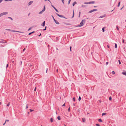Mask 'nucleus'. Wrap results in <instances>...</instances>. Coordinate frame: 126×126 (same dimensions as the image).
Segmentation results:
<instances>
[{"label":"nucleus","instance_id":"f257e3e1","mask_svg":"<svg viewBox=\"0 0 126 126\" xmlns=\"http://www.w3.org/2000/svg\"><path fill=\"white\" fill-rule=\"evenodd\" d=\"M86 21L85 19H82L81 22L80 23V25L79 26H83L84 24V22H85Z\"/></svg>","mask_w":126,"mask_h":126},{"label":"nucleus","instance_id":"f03ea898","mask_svg":"<svg viewBox=\"0 0 126 126\" xmlns=\"http://www.w3.org/2000/svg\"><path fill=\"white\" fill-rule=\"evenodd\" d=\"M56 15L58 16H59V17H63V18H66L65 17H64L63 15H60L59 14L57 13H56Z\"/></svg>","mask_w":126,"mask_h":126},{"label":"nucleus","instance_id":"7ed1b4c3","mask_svg":"<svg viewBox=\"0 0 126 126\" xmlns=\"http://www.w3.org/2000/svg\"><path fill=\"white\" fill-rule=\"evenodd\" d=\"M97 11V9H93L92 10H91L90 11H89V12L88 13H91L94 11Z\"/></svg>","mask_w":126,"mask_h":126},{"label":"nucleus","instance_id":"20e7f679","mask_svg":"<svg viewBox=\"0 0 126 126\" xmlns=\"http://www.w3.org/2000/svg\"><path fill=\"white\" fill-rule=\"evenodd\" d=\"M51 6L54 9V10L56 11L57 12H59V11L58 10L55 8V7H54L53 5L52 4L51 5Z\"/></svg>","mask_w":126,"mask_h":126},{"label":"nucleus","instance_id":"39448f33","mask_svg":"<svg viewBox=\"0 0 126 126\" xmlns=\"http://www.w3.org/2000/svg\"><path fill=\"white\" fill-rule=\"evenodd\" d=\"M45 21H44L43 23L41 24V26L43 27L45 26Z\"/></svg>","mask_w":126,"mask_h":126},{"label":"nucleus","instance_id":"423d86ee","mask_svg":"<svg viewBox=\"0 0 126 126\" xmlns=\"http://www.w3.org/2000/svg\"><path fill=\"white\" fill-rule=\"evenodd\" d=\"M33 2V1H30L28 4V5L29 6L31 5Z\"/></svg>","mask_w":126,"mask_h":126},{"label":"nucleus","instance_id":"0eeeda50","mask_svg":"<svg viewBox=\"0 0 126 126\" xmlns=\"http://www.w3.org/2000/svg\"><path fill=\"white\" fill-rule=\"evenodd\" d=\"M95 2L94 1H90L89 2V4H94V3Z\"/></svg>","mask_w":126,"mask_h":126},{"label":"nucleus","instance_id":"6e6552de","mask_svg":"<svg viewBox=\"0 0 126 126\" xmlns=\"http://www.w3.org/2000/svg\"><path fill=\"white\" fill-rule=\"evenodd\" d=\"M2 14H3V15H6L8 14V13L7 12H4L2 13Z\"/></svg>","mask_w":126,"mask_h":126},{"label":"nucleus","instance_id":"1a4fd4ad","mask_svg":"<svg viewBox=\"0 0 126 126\" xmlns=\"http://www.w3.org/2000/svg\"><path fill=\"white\" fill-rule=\"evenodd\" d=\"M5 41L4 42H3V41H0V43H2V44H3V43H7V42L5 40Z\"/></svg>","mask_w":126,"mask_h":126},{"label":"nucleus","instance_id":"9d476101","mask_svg":"<svg viewBox=\"0 0 126 126\" xmlns=\"http://www.w3.org/2000/svg\"><path fill=\"white\" fill-rule=\"evenodd\" d=\"M122 74L125 76H126V71H125L122 73Z\"/></svg>","mask_w":126,"mask_h":126},{"label":"nucleus","instance_id":"9b49d317","mask_svg":"<svg viewBox=\"0 0 126 126\" xmlns=\"http://www.w3.org/2000/svg\"><path fill=\"white\" fill-rule=\"evenodd\" d=\"M34 32H35V31H33L32 32H31L29 33L28 35H30L31 34H32L34 33Z\"/></svg>","mask_w":126,"mask_h":126},{"label":"nucleus","instance_id":"f8f14e48","mask_svg":"<svg viewBox=\"0 0 126 126\" xmlns=\"http://www.w3.org/2000/svg\"><path fill=\"white\" fill-rule=\"evenodd\" d=\"M82 121L83 122H85V118H82Z\"/></svg>","mask_w":126,"mask_h":126},{"label":"nucleus","instance_id":"ddd939ff","mask_svg":"<svg viewBox=\"0 0 126 126\" xmlns=\"http://www.w3.org/2000/svg\"><path fill=\"white\" fill-rule=\"evenodd\" d=\"M77 4V2L76 1H74L73 3V6H74L75 4Z\"/></svg>","mask_w":126,"mask_h":126},{"label":"nucleus","instance_id":"4468645a","mask_svg":"<svg viewBox=\"0 0 126 126\" xmlns=\"http://www.w3.org/2000/svg\"><path fill=\"white\" fill-rule=\"evenodd\" d=\"M106 15V14H105L104 15H103V16H100L99 17V18H102L104 17H105V16Z\"/></svg>","mask_w":126,"mask_h":126},{"label":"nucleus","instance_id":"2eb2a0df","mask_svg":"<svg viewBox=\"0 0 126 126\" xmlns=\"http://www.w3.org/2000/svg\"><path fill=\"white\" fill-rule=\"evenodd\" d=\"M55 23L57 24H58V25H59V24H59V23L58 21H57L56 20L55 21Z\"/></svg>","mask_w":126,"mask_h":126},{"label":"nucleus","instance_id":"dca6fc26","mask_svg":"<svg viewBox=\"0 0 126 126\" xmlns=\"http://www.w3.org/2000/svg\"><path fill=\"white\" fill-rule=\"evenodd\" d=\"M98 121L99 122H102V121L101 119H99Z\"/></svg>","mask_w":126,"mask_h":126},{"label":"nucleus","instance_id":"f3484780","mask_svg":"<svg viewBox=\"0 0 126 126\" xmlns=\"http://www.w3.org/2000/svg\"><path fill=\"white\" fill-rule=\"evenodd\" d=\"M45 9H46V8H45V5L44 6V7L43 9V10H43V11L44 12L45 11Z\"/></svg>","mask_w":126,"mask_h":126},{"label":"nucleus","instance_id":"a211bd4d","mask_svg":"<svg viewBox=\"0 0 126 126\" xmlns=\"http://www.w3.org/2000/svg\"><path fill=\"white\" fill-rule=\"evenodd\" d=\"M50 122H52L53 121V118H51L50 119Z\"/></svg>","mask_w":126,"mask_h":126},{"label":"nucleus","instance_id":"6ab92c4d","mask_svg":"<svg viewBox=\"0 0 126 126\" xmlns=\"http://www.w3.org/2000/svg\"><path fill=\"white\" fill-rule=\"evenodd\" d=\"M120 3H121V2L120 1H119V2H118V5H117V6L118 7H119L120 6Z\"/></svg>","mask_w":126,"mask_h":126},{"label":"nucleus","instance_id":"aec40b11","mask_svg":"<svg viewBox=\"0 0 126 126\" xmlns=\"http://www.w3.org/2000/svg\"><path fill=\"white\" fill-rule=\"evenodd\" d=\"M81 99V97H80V96H79V99H78L79 101H80V100Z\"/></svg>","mask_w":126,"mask_h":126},{"label":"nucleus","instance_id":"412c9836","mask_svg":"<svg viewBox=\"0 0 126 126\" xmlns=\"http://www.w3.org/2000/svg\"><path fill=\"white\" fill-rule=\"evenodd\" d=\"M44 12L42 10V11H41L40 12H39V14H42Z\"/></svg>","mask_w":126,"mask_h":126},{"label":"nucleus","instance_id":"4be33fe9","mask_svg":"<svg viewBox=\"0 0 126 126\" xmlns=\"http://www.w3.org/2000/svg\"><path fill=\"white\" fill-rule=\"evenodd\" d=\"M57 119L59 120H61V118L60 116H59L57 117Z\"/></svg>","mask_w":126,"mask_h":126},{"label":"nucleus","instance_id":"5701e85b","mask_svg":"<svg viewBox=\"0 0 126 126\" xmlns=\"http://www.w3.org/2000/svg\"><path fill=\"white\" fill-rule=\"evenodd\" d=\"M80 14H81V12H79V17L80 16Z\"/></svg>","mask_w":126,"mask_h":126},{"label":"nucleus","instance_id":"b1692460","mask_svg":"<svg viewBox=\"0 0 126 126\" xmlns=\"http://www.w3.org/2000/svg\"><path fill=\"white\" fill-rule=\"evenodd\" d=\"M102 30L103 32H104L105 31V27H103L102 28Z\"/></svg>","mask_w":126,"mask_h":126},{"label":"nucleus","instance_id":"393cba45","mask_svg":"<svg viewBox=\"0 0 126 126\" xmlns=\"http://www.w3.org/2000/svg\"><path fill=\"white\" fill-rule=\"evenodd\" d=\"M115 48H117V44L116 43H115Z\"/></svg>","mask_w":126,"mask_h":126},{"label":"nucleus","instance_id":"a878e982","mask_svg":"<svg viewBox=\"0 0 126 126\" xmlns=\"http://www.w3.org/2000/svg\"><path fill=\"white\" fill-rule=\"evenodd\" d=\"M106 113H102V115L103 116H104V115L106 114Z\"/></svg>","mask_w":126,"mask_h":126},{"label":"nucleus","instance_id":"bb28decb","mask_svg":"<svg viewBox=\"0 0 126 126\" xmlns=\"http://www.w3.org/2000/svg\"><path fill=\"white\" fill-rule=\"evenodd\" d=\"M112 99V98L111 96L109 98V100H111Z\"/></svg>","mask_w":126,"mask_h":126},{"label":"nucleus","instance_id":"cd10ccee","mask_svg":"<svg viewBox=\"0 0 126 126\" xmlns=\"http://www.w3.org/2000/svg\"><path fill=\"white\" fill-rule=\"evenodd\" d=\"M47 28V26H45V28L43 30V31H45L46 30V28Z\"/></svg>","mask_w":126,"mask_h":126},{"label":"nucleus","instance_id":"c85d7f7f","mask_svg":"<svg viewBox=\"0 0 126 126\" xmlns=\"http://www.w3.org/2000/svg\"><path fill=\"white\" fill-rule=\"evenodd\" d=\"M84 4H89V2H85L84 3Z\"/></svg>","mask_w":126,"mask_h":126},{"label":"nucleus","instance_id":"c756f323","mask_svg":"<svg viewBox=\"0 0 126 126\" xmlns=\"http://www.w3.org/2000/svg\"><path fill=\"white\" fill-rule=\"evenodd\" d=\"M5 30H6L9 31H12V30H10V29H5Z\"/></svg>","mask_w":126,"mask_h":126},{"label":"nucleus","instance_id":"7c9ffc66","mask_svg":"<svg viewBox=\"0 0 126 126\" xmlns=\"http://www.w3.org/2000/svg\"><path fill=\"white\" fill-rule=\"evenodd\" d=\"M8 18H9L11 20H13V18H11V17H8Z\"/></svg>","mask_w":126,"mask_h":126},{"label":"nucleus","instance_id":"2f4dec72","mask_svg":"<svg viewBox=\"0 0 126 126\" xmlns=\"http://www.w3.org/2000/svg\"><path fill=\"white\" fill-rule=\"evenodd\" d=\"M95 125L96 126H100L99 124H96Z\"/></svg>","mask_w":126,"mask_h":126},{"label":"nucleus","instance_id":"473e14b6","mask_svg":"<svg viewBox=\"0 0 126 126\" xmlns=\"http://www.w3.org/2000/svg\"><path fill=\"white\" fill-rule=\"evenodd\" d=\"M112 74H115V72L114 71H112Z\"/></svg>","mask_w":126,"mask_h":126},{"label":"nucleus","instance_id":"72a5a7b5","mask_svg":"<svg viewBox=\"0 0 126 126\" xmlns=\"http://www.w3.org/2000/svg\"><path fill=\"white\" fill-rule=\"evenodd\" d=\"M86 6L83 5H82L81 6L82 7H84V8Z\"/></svg>","mask_w":126,"mask_h":126},{"label":"nucleus","instance_id":"f704fd0d","mask_svg":"<svg viewBox=\"0 0 126 126\" xmlns=\"http://www.w3.org/2000/svg\"><path fill=\"white\" fill-rule=\"evenodd\" d=\"M10 105V102H9L8 103V104H7L6 106L7 107L9 106Z\"/></svg>","mask_w":126,"mask_h":126},{"label":"nucleus","instance_id":"c9c22d12","mask_svg":"<svg viewBox=\"0 0 126 126\" xmlns=\"http://www.w3.org/2000/svg\"><path fill=\"white\" fill-rule=\"evenodd\" d=\"M116 29H117V30L118 31H119V28H118V26H116Z\"/></svg>","mask_w":126,"mask_h":126},{"label":"nucleus","instance_id":"e433bc0d","mask_svg":"<svg viewBox=\"0 0 126 126\" xmlns=\"http://www.w3.org/2000/svg\"><path fill=\"white\" fill-rule=\"evenodd\" d=\"M11 31L13 32H16V31H14L13 30H12Z\"/></svg>","mask_w":126,"mask_h":126},{"label":"nucleus","instance_id":"4c0bfd02","mask_svg":"<svg viewBox=\"0 0 126 126\" xmlns=\"http://www.w3.org/2000/svg\"><path fill=\"white\" fill-rule=\"evenodd\" d=\"M73 101H75V97H74L73 98Z\"/></svg>","mask_w":126,"mask_h":126},{"label":"nucleus","instance_id":"58836bf2","mask_svg":"<svg viewBox=\"0 0 126 126\" xmlns=\"http://www.w3.org/2000/svg\"><path fill=\"white\" fill-rule=\"evenodd\" d=\"M118 61V62H119V64H121V62H120V60H119Z\"/></svg>","mask_w":126,"mask_h":126},{"label":"nucleus","instance_id":"ea45409f","mask_svg":"<svg viewBox=\"0 0 126 126\" xmlns=\"http://www.w3.org/2000/svg\"><path fill=\"white\" fill-rule=\"evenodd\" d=\"M47 0H48L50 3H51V2L49 0H45V1H46Z\"/></svg>","mask_w":126,"mask_h":126},{"label":"nucleus","instance_id":"a19ab883","mask_svg":"<svg viewBox=\"0 0 126 126\" xmlns=\"http://www.w3.org/2000/svg\"><path fill=\"white\" fill-rule=\"evenodd\" d=\"M12 0H5V1H11Z\"/></svg>","mask_w":126,"mask_h":126},{"label":"nucleus","instance_id":"79ce46f5","mask_svg":"<svg viewBox=\"0 0 126 126\" xmlns=\"http://www.w3.org/2000/svg\"><path fill=\"white\" fill-rule=\"evenodd\" d=\"M3 16V14H2V13H1L0 14V17Z\"/></svg>","mask_w":126,"mask_h":126},{"label":"nucleus","instance_id":"37998d69","mask_svg":"<svg viewBox=\"0 0 126 126\" xmlns=\"http://www.w3.org/2000/svg\"><path fill=\"white\" fill-rule=\"evenodd\" d=\"M36 87H35L34 89V91L35 92V91L36 90Z\"/></svg>","mask_w":126,"mask_h":126},{"label":"nucleus","instance_id":"c03bdc74","mask_svg":"<svg viewBox=\"0 0 126 126\" xmlns=\"http://www.w3.org/2000/svg\"><path fill=\"white\" fill-rule=\"evenodd\" d=\"M30 111L31 112L33 111L34 110H32V109H30Z\"/></svg>","mask_w":126,"mask_h":126},{"label":"nucleus","instance_id":"a18cd8bd","mask_svg":"<svg viewBox=\"0 0 126 126\" xmlns=\"http://www.w3.org/2000/svg\"><path fill=\"white\" fill-rule=\"evenodd\" d=\"M71 0H69L68 1V4H70V1H71Z\"/></svg>","mask_w":126,"mask_h":126},{"label":"nucleus","instance_id":"49530a36","mask_svg":"<svg viewBox=\"0 0 126 126\" xmlns=\"http://www.w3.org/2000/svg\"><path fill=\"white\" fill-rule=\"evenodd\" d=\"M22 61H20V63H19V64L20 65H21L22 64Z\"/></svg>","mask_w":126,"mask_h":126},{"label":"nucleus","instance_id":"de8ad7c7","mask_svg":"<svg viewBox=\"0 0 126 126\" xmlns=\"http://www.w3.org/2000/svg\"><path fill=\"white\" fill-rule=\"evenodd\" d=\"M122 43H125L124 40V39H122Z\"/></svg>","mask_w":126,"mask_h":126},{"label":"nucleus","instance_id":"09e8293b","mask_svg":"<svg viewBox=\"0 0 126 126\" xmlns=\"http://www.w3.org/2000/svg\"><path fill=\"white\" fill-rule=\"evenodd\" d=\"M8 64H7L6 66V68L7 69L8 67Z\"/></svg>","mask_w":126,"mask_h":126},{"label":"nucleus","instance_id":"8fccbe9b","mask_svg":"<svg viewBox=\"0 0 126 126\" xmlns=\"http://www.w3.org/2000/svg\"><path fill=\"white\" fill-rule=\"evenodd\" d=\"M71 48L72 47L71 46H70V50L71 51Z\"/></svg>","mask_w":126,"mask_h":126},{"label":"nucleus","instance_id":"3c124183","mask_svg":"<svg viewBox=\"0 0 126 126\" xmlns=\"http://www.w3.org/2000/svg\"><path fill=\"white\" fill-rule=\"evenodd\" d=\"M109 63V62H107L106 63V65H107Z\"/></svg>","mask_w":126,"mask_h":126},{"label":"nucleus","instance_id":"603ef678","mask_svg":"<svg viewBox=\"0 0 126 126\" xmlns=\"http://www.w3.org/2000/svg\"><path fill=\"white\" fill-rule=\"evenodd\" d=\"M70 110V108H69L68 109V112H69Z\"/></svg>","mask_w":126,"mask_h":126},{"label":"nucleus","instance_id":"864d4df0","mask_svg":"<svg viewBox=\"0 0 126 126\" xmlns=\"http://www.w3.org/2000/svg\"><path fill=\"white\" fill-rule=\"evenodd\" d=\"M16 32H20V33H23V32H19V31H16Z\"/></svg>","mask_w":126,"mask_h":126},{"label":"nucleus","instance_id":"5fc2aeb1","mask_svg":"<svg viewBox=\"0 0 126 126\" xmlns=\"http://www.w3.org/2000/svg\"><path fill=\"white\" fill-rule=\"evenodd\" d=\"M9 121V120H5V122H6V121L8 122Z\"/></svg>","mask_w":126,"mask_h":126},{"label":"nucleus","instance_id":"6e6d98bb","mask_svg":"<svg viewBox=\"0 0 126 126\" xmlns=\"http://www.w3.org/2000/svg\"><path fill=\"white\" fill-rule=\"evenodd\" d=\"M31 29V28H30L28 30V31H29Z\"/></svg>","mask_w":126,"mask_h":126},{"label":"nucleus","instance_id":"4d7b16f0","mask_svg":"<svg viewBox=\"0 0 126 126\" xmlns=\"http://www.w3.org/2000/svg\"><path fill=\"white\" fill-rule=\"evenodd\" d=\"M65 103H64V104L63 105H62V106H65Z\"/></svg>","mask_w":126,"mask_h":126},{"label":"nucleus","instance_id":"13d9d810","mask_svg":"<svg viewBox=\"0 0 126 126\" xmlns=\"http://www.w3.org/2000/svg\"><path fill=\"white\" fill-rule=\"evenodd\" d=\"M26 49V48H24L23 50V51L24 52L25 51V50Z\"/></svg>","mask_w":126,"mask_h":126},{"label":"nucleus","instance_id":"bf43d9fd","mask_svg":"<svg viewBox=\"0 0 126 126\" xmlns=\"http://www.w3.org/2000/svg\"><path fill=\"white\" fill-rule=\"evenodd\" d=\"M26 109H27L28 108V104H27L26 106Z\"/></svg>","mask_w":126,"mask_h":126},{"label":"nucleus","instance_id":"052dcab7","mask_svg":"<svg viewBox=\"0 0 126 126\" xmlns=\"http://www.w3.org/2000/svg\"><path fill=\"white\" fill-rule=\"evenodd\" d=\"M73 15H74V10H73Z\"/></svg>","mask_w":126,"mask_h":126},{"label":"nucleus","instance_id":"680f3d73","mask_svg":"<svg viewBox=\"0 0 126 126\" xmlns=\"http://www.w3.org/2000/svg\"><path fill=\"white\" fill-rule=\"evenodd\" d=\"M62 2L63 3V4H64V0H62Z\"/></svg>","mask_w":126,"mask_h":126},{"label":"nucleus","instance_id":"e2e57ef3","mask_svg":"<svg viewBox=\"0 0 126 126\" xmlns=\"http://www.w3.org/2000/svg\"><path fill=\"white\" fill-rule=\"evenodd\" d=\"M41 35V34L40 33V34L38 35V36L40 37Z\"/></svg>","mask_w":126,"mask_h":126},{"label":"nucleus","instance_id":"0e129e2a","mask_svg":"<svg viewBox=\"0 0 126 126\" xmlns=\"http://www.w3.org/2000/svg\"><path fill=\"white\" fill-rule=\"evenodd\" d=\"M74 15H73V16H72L71 18H73L74 17Z\"/></svg>","mask_w":126,"mask_h":126},{"label":"nucleus","instance_id":"69168bd1","mask_svg":"<svg viewBox=\"0 0 126 126\" xmlns=\"http://www.w3.org/2000/svg\"><path fill=\"white\" fill-rule=\"evenodd\" d=\"M76 27H80V26H79V25H78L76 26Z\"/></svg>","mask_w":126,"mask_h":126},{"label":"nucleus","instance_id":"338daca9","mask_svg":"<svg viewBox=\"0 0 126 126\" xmlns=\"http://www.w3.org/2000/svg\"><path fill=\"white\" fill-rule=\"evenodd\" d=\"M107 47L108 48H110V47L109 45H107Z\"/></svg>","mask_w":126,"mask_h":126},{"label":"nucleus","instance_id":"774afa93","mask_svg":"<svg viewBox=\"0 0 126 126\" xmlns=\"http://www.w3.org/2000/svg\"><path fill=\"white\" fill-rule=\"evenodd\" d=\"M53 20L55 22L56 20L54 18H53Z\"/></svg>","mask_w":126,"mask_h":126}]
</instances>
